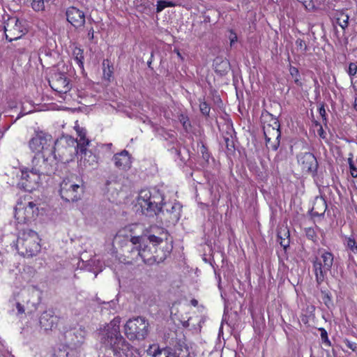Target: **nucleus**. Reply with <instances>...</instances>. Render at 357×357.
<instances>
[{
    "instance_id": "f257e3e1",
    "label": "nucleus",
    "mask_w": 357,
    "mask_h": 357,
    "mask_svg": "<svg viewBox=\"0 0 357 357\" xmlns=\"http://www.w3.org/2000/svg\"><path fill=\"white\" fill-rule=\"evenodd\" d=\"M163 197L159 190L156 188L143 189L137 197V205L140 207L142 213L146 215H153L162 212L167 222L175 224L181 216V207L177 203L165 204V208L161 206Z\"/></svg>"
},
{
    "instance_id": "f03ea898",
    "label": "nucleus",
    "mask_w": 357,
    "mask_h": 357,
    "mask_svg": "<svg viewBox=\"0 0 357 357\" xmlns=\"http://www.w3.org/2000/svg\"><path fill=\"white\" fill-rule=\"evenodd\" d=\"M120 324L121 318L115 317L109 324L100 328L98 338L102 345L112 349L118 357H136L137 350L120 333Z\"/></svg>"
},
{
    "instance_id": "7ed1b4c3",
    "label": "nucleus",
    "mask_w": 357,
    "mask_h": 357,
    "mask_svg": "<svg viewBox=\"0 0 357 357\" xmlns=\"http://www.w3.org/2000/svg\"><path fill=\"white\" fill-rule=\"evenodd\" d=\"M77 137L74 139L73 138L68 137L73 144L76 143L75 151L76 154H80V160L85 167H93L98 164V158L91 151L87 150L86 146L89 144L90 141L86 138V131L83 128H80L77 121L75 122L74 126Z\"/></svg>"
},
{
    "instance_id": "20e7f679",
    "label": "nucleus",
    "mask_w": 357,
    "mask_h": 357,
    "mask_svg": "<svg viewBox=\"0 0 357 357\" xmlns=\"http://www.w3.org/2000/svg\"><path fill=\"white\" fill-rule=\"evenodd\" d=\"M63 139L67 142L64 135L62 134L59 139H57L54 143V147L52 146V137L50 134L43 131L36 132L35 135L30 139L29 146L30 149L36 154H49L54 153L59 151V145Z\"/></svg>"
},
{
    "instance_id": "39448f33",
    "label": "nucleus",
    "mask_w": 357,
    "mask_h": 357,
    "mask_svg": "<svg viewBox=\"0 0 357 357\" xmlns=\"http://www.w3.org/2000/svg\"><path fill=\"white\" fill-rule=\"evenodd\" d=\"M144 227L139 224H132L128 225L116 233L114 241L121 247L130 243L132 247L138 243H143L146 239V235H143Z\"/></svg>"
},
{
    "instance_id": "423d86ee",
    "label": "nucleus",
    "mask_w": 357,
    "mask_h": 357,
    "mask_svg": "<svg viewBox=\"0 0 357 357\" xmlns=\"http://www.w3.org/2000/svg\"><path fill=\"white\" fill-rule=\"evenodd\" d=\"M38 234L31 229L23 231L17 240V249L19 253L27 257L36 255L40 250Z\"/></svg>"
},
{
    "instance_id": "0eeeda50",
    "label": "nucleus",
    "mask_w": 357,
    "mask_h": 357,
    "mask_svg": "<svg viewBox=\"0 0 357 357\" xmlns=\"http://www.w3.org/2000/svg\"><path fill=\"white\" fill-rule=\"evenodd\" d=\"M161 238L154 235L146 236V239L143 243H138L136 246L132 247L131 249V254L133 255L132 259L138 260L142 259L145 264H152L154 262H159L162 259H158L151 250L147 243H151L153 246L159 244L161 242Z\"/></svg>"
},
{
    "instance_id": "6e6552de",
    "label": "nucleus",
    "mask_w": 357,
    "mask_h": 357,
    "mask_svg": "<svg viewBox=\"0 0 357 357\" xmlns=\"http://www.w3.org/2000/svg\"><path fill=\"white\" fill-rule=\"evenodd\" d=\"M149 324L142 317L130 319L124 326V333L130 340H143L149 333Z\"/></svg>"
},
{
    "instance_id": "1a4fd4ad",
    "label": "nucleus",
    "mask_w": 357,
    "mask_h": 357,
    "mask_svg": "<svg viewBox=\"0 0 357 357\" xmlns=\"http://www.w3.org/2000/svg\"><path fill=\"white\" fill-rule=\"evenodd\" d=\"M263 117L270 120V123L264 124L263 127L266 146L268 149L275 151L280 145V137L281 135L280 123L278 120L273 117L270 113H267L265 116H263Z\"/></svg>"
},
{
    "instance_id": "9d476101",
    "label": "nucleus",
    "mask_w": 357,
    "mask_h": 357,
    "mask_svg": "<svg viewBox=\"0 0 357 357\" xmlns=\"http://www.w3.org/2000/svg\"><path fill=\"white\" fill-rule=\"evenodd\" d=\"M58 159L56 153L36 154L32 160V168L40 176L50 175L54 172Z\"/></svg>"
},
{
    "instance_id": "9b49d317",
    "label": "nucleus",
    "mask_w": 357,
    "mask_h": 357,
    "mask_svg": "<svg viewBox=\"0 0 357 357\" xmlns=\"http://www.w3.org/2000/svg\"><path fill=\"white\" fill-rule=\"evenodd\" d=\"M333 261V255L327 251L321 253L320 259H317L314 261L313 268L318 284H321L324 280L327 272L331 269Z\"/></svg>"
},
{
    "instance_id": "f8f14e48",
    "label": "nucleus",
    "mask_w": 357,
    "mask_h": 357,
    "mask_svg": "<svg viewBox=\"0 0 357 357\" xmlns=\"http://www.w3.org/2000/svg\"><path fill=\"white\" fill-rule=\"evenodd\" d=\"M38 214V208L33 202L23 205L18 204L15 208V217L19 223H26L33 220Z\"/></svg>"
},
{
    "instance_id": "ddd939ff",
    "label": "nucleus",
    "mask_w": 357,
    "mask_h": 357,
    "mask_svg": "<svg viewBox=\"0 0 357 357\" xmlns=\"http://www.w3.org/2000/svg\"><path fill=\"white\" fill-rule=\"evenodd\" d=\"M4 31L6 39L11 42L20 38L25 33V29L18 19L11 17L6 22Z\"/></svg>"
},
{
    "instance_id": "4468645a",
    "label": "nucleus",
    "mask_w": 357,
    "mask_h": 357,
    "mask_svg": "<svg viewBox=\"0 0 357 357\" xmlns=\"http://www.w3.org/2000/svg\"><path fill=\"white\" fill-rule=\"evenodd\" d=\"M40 175L31 168L30 171H22L20 185L26 191H32L40 181Z\"/></svg>"
},
{
    "instance_id": "2eb2a0df",
    "label": "nucleus",
    "mask_w": 357,
    "mask_h": 357,
    "mask_svg": "<svg viewBox=\"0 0 357 357\" xmlns=\"http://www.w3.org/2000/svg\"><path fill=\"white\" fill-rule=\"evenodd\" d=\"M298 163L305 172H314L317 171L318 163L314 155L309 152L301 153L297 156Z\"/></svg>"
},
{
    "instance_id": "dca6fc26",
    "label": "nucleus",
    "mask_w": 357,
    "mask_h": 357,
    "mask_svg": "<svg viewBox=\"0 0 357 357\" xmlns=\"http://www.w3.org/2000/svg\"><path fill=\"white\" fill-rule=\"evenodd\" d=\"M50 84L52 89L58 92L59 96L64 99L62 95H66L67 93V81L64 74L58 73L55 74L54 77L50 81Z\"/></svg>"
},
{
    "instance_id": "f3484780",
    "label": "nucleus",
    "mask_w": 357,
    "mask_h": 357,
    "mask_svg": "<svg viewBox=\"0 0 357 357\" xmlns=\"http://www.w3.org/2000/svg\"><path fill=\"white\" fill-rule=\"evenodd\" d=\"M58 321V317L55 316L52 310L43 312L39 318L40 326L45 331L52 330Z\"/></svg>"
},
{
    "instance_id": "a211bd4d",
    "label": "nucleus",
    "mask_w": 357,
    "mask_h": 357,
    "mask_svg": "<svg viewBox=\"0 0 357 357\" xmlns=\"http://www.w3.org/2000/svg\"><path fill=\"white\" fill-rule=\"evenodd\" d=\"M113 161L116 167L121 170H128L131 167V157L129 153L123 150L113 156Z\"/></svg>"
},
{
    "instance_id": "6ab92c4d",
    "label": "nucleus",
    "mask_w": 357,
    "mask_h": 357,
    "mask_svg": "<svg viewBox=\"0 0 357 357\" xmlns=\"http://www.w3.org/2000/svg\"><path fill=\"white\" fill-rule=\"evenodd\" d=\"M68 22L73 26H82L85 22L84 13L75 7L68 8Z\"/></svg>"
},
{
    "instance_id": "aec40b11",
    "label": "nucleus",
    "mask_w": 357,
    "mask_h": 357,
    "mask_svg": "<svg viewBox=\"0 0 357 357\" xmlns=\"http://www.w3.org/2000/svg\"><path fill=\"white\" fill-rule=\"evenodd\" d=\"M146 351L150 357H178L176 354L167 349L160 348L157 344L149 345Z\"/></svg>"
},
{
    "instance_id": "412c9836",
    "label": "nucleus",
    "mask_w": 357,
    "mask_h": 357,
    "mask_svg": "<svg viewBox=\"0 0 357 357\" xmlns=\"http://www.w3.org/2000/svg\"><path fill=\"white\" fill-rule=\"evenodd\" d=\"M86 332L82 328H75L70 333V347L72 349L79 347L84 341Z\"/></svg>"
},
{
    "instance_id": "4be33fe9",
    "label": "nucleus",
    "mask_w": 357,
    "mask_h": 357,
    "mask_svg": "<svg viewBox=\"0 0 357 357\" xmlns=\"http://www.w3.org/2000/svg\"><path fill=\"white\" fill-rule=\"evenodd\" d=\"M327 205L325 200L319 198L315 200L312 207V211L314 215H322L324 214Z\"/></svg>"
},
{
    "instance_id": "5701e85b",
    "label": "nucleus",
    "mask_w": 357,
    "mask_h": 357,
    "mask_svg": "<svg viewBox=\"0 0 357 357\" xmlns=\"http://www.w3.org/2000/svg\"><path fill=\"white\" fill-rule=\"evenodd\" d=\"M278 236L281 239L280 243L284 249L289 245V233L286 229H280L278 233Z\"/></svg>"
},
{
    "instance_id": "b1692460",
    "label": "nucleus",
    "mask_w": 357,
    "mask_h": 357,
    "mask_svg": "<svg viewBox=\"0 0 357 357\" xmlns=\"http://www.w3.org/2000/svg\"><path fill=\"white\" fill-rule=\"evenodd\" d=\"M73 56L79 67L83 68V50L79 47H75L73 51Z\"/></svg>"
},
{
    "instance_id": "393cba45",
    "label": "nucleus",
    "mask_w": 357,
    "mask_h": 357,
    "mask_svg": "<svg viewBox=\"0 0 357 357\" xmlns=\"http://www.w3.org/2000/svg\"><path fill=\"white\" fill-rule=\"evenodd\" d=\"M57 193L60 195L61 199L66 201L67 198L66 197L67 194V182L65 179H63L59 185V186L56 188Z\"/></svg>"
},
{
    "instance_id": "a878e982",
    "label": "nucleus",
    "mask_w": 357,
    "mask_h": 357,
    "mask_svg": "<svg viewBox=\"0 0 357 357\" xmlns=\"http://www.w3.org/2000/svg\"><path fill=\"white\" fill-rule=\"evenodd\" d=\"M349 17L348 15L340 13L337 17V23L342 27V29H345L348 26V21Z\"/></svg>"
},
{
    "instance_id": "bb28decb",
    "label": "nucleus",
    "mask_w": 357,
    "mask_h": 357,
    "mask_svg": "<svg viewBox=\"0 0 357 357\" xmlns=\"http://www.w3.org/2000/svg\"><path fill=\"white\" fill-rule=\"evenodd\" d=\"M71 190L73 192H75V195H73V197L71 198L73 202H77V200L81 199L82 195L83 193V189L82 187L79 185H71Z\"/></svg>"
},
{
    "instance_id": "cd10ccee",
    "label": "nucleus",
    "mask_w": 357,
    "mask_h": 357,
    "mask_svg": "<svg viewBox=\"0 0 357 357\" xmlns=\"http://www.w3.org/2000/svg\"><path fill=\"white\" fill-rule=\"evenodd\" d=\"M289 73L291 76L294 79L295 84L299 86H301L302 82H301L300 79V74L298 68L294 66H290Z\"/></svg>"
},
{
    "instance_id": "c85d7f7f",
    "label": "nucleus",
    "mask_w": 357,
    "mask_h": 357,
    "mask_svg": "<svg viewBox=\"0 0 357 357\" xmlns=\"http://www.w3.org/2000/svg\"><path fill=\"white\" fill-rule=\"evenodd\" d=\"M175 3L172 1H158L157 2L156 12L160 13L167 7H174Z\"/></svg>"
},
{
    "instance_id": "c756f323",
    "label": "nucleus",
    "mask_w": 357,
    "mask_h": 357,
    "mask_svg": "<svg viewBox=\"0 0 357 357\" xmlns=\"http://www.w3.org/2000/svg\"><path fill=\"white\" fill-rule=\"evenodd\" d=\"M346 245L353 253L357 254V244L355 239L351 237L346 238Z\"/></svg>"
},
{
    "instance_id": "7c9ffc66",
    "label": "nucleus",
    "mask_w": 357,
    "mask_h": 357,
    "mask_svg": "<svg viewBox=\"0 0 357 357\" xmlns=\"http://www.w3.org/2000/svg\"><path fill=\"white\" fill-rule=\"evenodd\" d=\"M31 7L36 11L43 10L45 8L43 0H33L31 3Z\"/></svg>"
},
{
    "instance_id": "2f4dec72",
    "label": "nucleus",
    "mask_w": 357,
    "mask_h": 357,
    "mask_svg": "<svg viewBox=\"0 0 357 357\" xmlns=\"http://www.w3.org/2000/svg\"><path fill=\"white\" fill-rule=\"evenodd\" d=\"M296 45L302 53H305L307 51V46L305 42L302 39H297L296 40Z\"/></svg>"
},
{
    "instance_id": "473e14b6",
    "label": "nucleus",
    "mask_w": 357,
    "mask_h": 357,
    "mask_svg": "<svg viewBox=\"0 0 357 357\" xmlns=\"http://www.w3.org/2000/svg\"><path fill=\"white\" fill-rule=\"evenodd\" d=\"M200 111L204 115H208L210 107L206 102H202L199 105Z\"/></svg>"
},
{
    "instance_id": "72a5a7b5",
    "label": "nucleus",
    "mask_w": 357,
    "mask_h": 357,
    "mask_svg": "<svg viewBox=\"0 0 357 357\" xmlns=\"http://www.w3.org/2000/svg\"><path fill=\"white\" fill-rule=\"evenodd\" d=\"M349 168H350V172H351V176L354 178H356L357 177V168L355 167L351 159H349Z\"/></svg>"
},
{
    "instance_id": "f704fd0d",
    "label": "nucleus",
    "mask_w": 357,
    "mask_h": 357,
    "mask_svg": "<svg viewBox=\"0 0 357 357\" xmlns=\"http://www.w3.org/2000/svg\"><path fill=\"white\" fill-rule=\"evenodd\" d=\"M180 122L182 123L183 126L185 130H188V128L190 126V123L188 119V118L183 115H181L179 117Z\"/></svg>"
},
{
    "instance_id": "c9c22d12",
    "label": "nucleus",
    "mask_w": 357,
    "mask_h": 357,
    "mask_svg": "<svg viewBox=\"0 0 357 357\" xmlns=\"http://www.w3.org/2000/svg\"><path fill=\"white\" fill-rule=\"evenodd\" d=\"M357 72V66L354 63H351L349 66L348 73L350 76H354Z\"/></svg>"
},
{
    "instance_id": "e433bc0d",
    "label": "nucleus",
    "mask_w": 357,
    "mask_h": 357,
    "mask_svg": "<svg viewBox=\"0 0 357 357\" xmlns=\"http://www.w3.org/2000/svg\"><path fill=\"white\" fill-rule=\"evenodd\" d=\"M305 234L309 239L314 240V238L316 237L315 232L312 228L305 229Z\"/></svg>"
},
{
    "instance_id": "4c0bfd02",
    "label": "nucleus",
    "mask_w": 357,
    "mask_h": 357,
    "mask_svg": "<svg viewBox=\"0 0 357 357\" xmlns=\"http://www.w3.org/2000/svg\"><path fill=\"white\" fill-rule=\"evenodd\" d=\"M345 344L347 347H349L350 349H351L353 351H357V343L351 342L348 340H346L344 341Z\"/></svg>"
},
{
    "instance_id": "58836bf2",
    "label": "nucleus",
    "mask_w": 357,
    "mask_h": 357,
    "mask_svg": "<svg viewBox=\"0 0 357 357\" xmlns=\"http://www.w3.org/2000/svg\"><path fill=\"white\" fill-rule=\"evenodd\" d=\"M229 38L230 40V45L231 46L235 42L237 41V36L232 31H230V34L229 36Z\"/></svg>"
},
{
    "instance_id": "ea45409f",
    "label": "nucleus",
    "mask_w": 357,
    "mask_h": 357,
    "mask_svg": "<svg viewBox=\"0 0 357 357\" xmlns=\"http://www.w3.org/2000/svg\"><path fill=\"white\" fill-rule=\"evenodd\" d=\"M321 337L322 340L325 343H326L327 344H330V342H329L328 338L327 333L324 329L321 331Z\"/></svg>"
},
{
    "instance_id": "a19ab883",
    "label": "nucleus",
    "mask_w": 357,
    "mask_h": 357,
    "mask_svg": "<svg viewBox=\"0 0 357 357\" xmlns=\"http://www.w3.org/2000/svg\"><path fill=\"white\" fill-rule=\"evenodd\" d=\"M324 303L329 307L332 305V300L331 296L328 294H326L323 298Z\"/></svg>"
},
{
    "instance_id": "79ce46f5",
    "label": "nucleus",
    "mask_w": 357,
    "mask_h": 357,
    "mask_svg": "<svg viewBox=\"0 0 357 357\" xmlns=\"http://www.w3.org/2000/svg\"><path fill=\"white\" fill-rule=\"evenodd\" d=\"M112 71L110 70L109 67L108 69H104L103 70V75L104 77L107 79H109L110 77L112 76Z\"/></svg>"
},
{
    "instance_id": "37998d69",
    "label": "nucleus",
    "mask_w": 357,
    "mask_h": 357,
    "mask_svg": "<svg viewBox=\"0 0 357 357\" xmlns=\"http://www.w3.org/2000/svg\"><path fill=\"white\" fill-rule=\"evenodd\" d=\"M16 308L17 310L18 314H23L24 312V305H22L21 303H17Z\"/></svg>"
},
{
    "instance_id": "c03bdc74",
    "label": "nucleus",
    "mask_w": 357,
    "mask_h": 357,
    "mask_svg": "<svg viewBox=\"0 0 357 357\" xmlns=\"http://www.w3.org/2000/svg\"><path fill=\"white\" fill-rule=\"evenodd\" d=\"M206 147L204 146H202V149H201V151L202 153L203 157H204V159H208V153H206Z\"/></svg>"
},
{
    "instance_id": "a18cd8bd",
    "label": "nucleus",
    "mask_w": 357,
    "mask_h": 357,
    "mask_svg": "<svg viewBox=\"0 0 357 357\" xmlns=\"http://www.w3.org/2000/svg\"><path fill=\"white\" fill-rule=\"evenodd\" d=\"M66 107L63 105H57L55 104V105L52 106V109H57V110H66Z\"/></svg>"
},
{
    "instance_id": "49530a36",
    "label": "nucleus",
    "mask_w": 357,
    "mask_h": 357,
    "mask_svg": "<svg viewBox=\"0 0 357 357\" xmlns=\"http://www.w3.org/2000/svg\"><path fill=\"white\" fill-rule=\"evenodd\" d=\"M190 303L192 304V305L196 307L198 305V301L196 299H192L190 301Z\"/></svg>"
},
{
    "instance_id": "de8ad7c7",
    "label": "nucleus",
    "mask_w": 357,
    "mask_h": 357,
    "mask_svg": "<svg viewBox=\"0 0 357 357\" xmlns=\"http://www.w3.org/2000/svg\"><path fill=\"white\" fill-rule=\"evenodd\" d=\"M354 108L356 111H357V97L355 98L354 103Z\"/></svg>"
},
{
    "instance_id": "09e8293b",
    "label": "nucleus",
    "mask_w": 357,
    "mask_h": 357,
    "mask_svg": "<svg viewBox=\"0 0 357 357\" xmlns=\"http://www.w3.org/2000/svg\"><path fill=\"white\" fill-rule=\"evenodd\" d=\"M323 113H325V110H324V109H321L320 114L322 115Z\"/></svg>"
},
{
    "instance_id": "8fccbe9b",
    "label": "nucleus",
    "mask_w": 357,
    "mask_h": 357,
    "mask_svg": "<svg viewBox=\"0 0 357 357\" xmlns=\"http://www.w3.org/2000/svg\"><path fill=\"white\" fill-rule=\"evenodd\" d=\"M300 2H303L304 4L306 3L305 0H298Z\"/></svg>"
},
{
    "instance_id": "3c124183",
    "label": "nucleus",
    "mask_w": 357,
    "mask_h": 357,
    "mask_svg": "<svg viewBox=\"0 0 357 357\" xmlns=\"http://www.w3.org/2000/svg\"><path fill=\"white\" fill-rule=\"evenodd\" d=\"M81 263H82V266H84V263H85V262H84V261H81ZM79 264H80V261H79ZM81 268H82V266H81Z\"/></svg>"
},
{
    "instance_id": "603ef678",
    "label": "nucleus",
    "mask_w": 357,
    "mask_h": 357,
    "mask_svg": "<svg viewBox=\"0 0 357 357\" xmlns=\"http://www.w3.org/2000/svg\"><path fill=\"white\" fill-rule=\"evenodd\" d=\"M51 357H58L56 354H53Z\"/></svg>"
},
{
    "instance_id": "864d4df0",
    "label": "nucleus",
    "mask_w": 357,
    "mask_h": 357,
    "mask_svg": "<svg viewBox=\"0 0 357 357\" xmlns=\"http://www.w3.org/2000/svg\"><path fill=\"white\" fill-rule=\"evenodd\" d=\"M177 54L178 56H181V54L178 52H177Z\"/></svg>"
},
{
    "instance_id": "5fc2aeb1",
    "label": "nucleus",
    "mask_w": 357,
    "mask_h": 357,
    "mask_svg": "<svg viewBox=\"0 0 357 357\" xmlns=\"http://www.w3.org/2000/svg\"><path fill=\"white\" fill-rule=\"evenodd\" d=\"M354 89L356 91H357V86H354Z\"/></svg>"
}]
</instances>
